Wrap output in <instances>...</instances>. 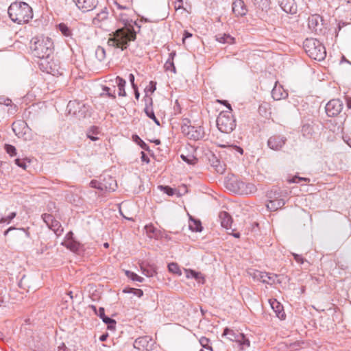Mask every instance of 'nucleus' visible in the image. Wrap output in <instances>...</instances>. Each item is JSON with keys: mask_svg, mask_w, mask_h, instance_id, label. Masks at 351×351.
<instances>
[{"mask_svg": "<svg viewBox=\"0 0 351 351\" xmlns=\"http://www.w3.org/2000/svg\"><path fill=\"white\" fill-rule=\"evenodd\" d=\"M30 49L32 54L41 59L40 69L47 73L53 75L62 74L59 72V66L50 59L53 53V43L49 37H40L33 38Z\"/></svg>", "mask_w": 351, "mask_h": 351, "instance_id": "nucleus-1", "label": "nucleus"}, {"mask_svg": "<svg viewBox=\"0 0 351 351\" xmlns=\"http://www.w3.org/2000/svg\"><path fill=\"white\" fill-rule=\"evenodd\" d=\"M118 19L123 27L118 28L109 35L107 43L110 47L124 51L129 47L130 42L136 39V32L134 30V25H136L139 29L141 26L136 21L127 19L123 14H121Z\"/></svg>", "mask_w": 351, "mask_h": 351, "instance_id": "nucleus-2", "label": "nucleus"}, {"mask_svg": "<svg viewBox=\"0 0 351 351\" xmlns=\"http://www.w3.org/2000/svg\"><path fill=\"white\" fill-rule=\"evenodd\" d=\"M8 13L10 19L18 24L26 23L33 17L32 8L23 1L12 3L8 8Z\"/></svg>", "mask_w": 351, "mask_h": 351, "instance_id": "nucleus-3", "label": "nucleus"}, {"mask_svg": "<svg viewBox=\"0 0 351 351\" xmlns=\"http://www.w3.org/2000/svg\"><path fill=\"white\" fill-rule=\"evenodd\" d=\"M303 47L306 54L317 61L324 60L326 51L323 44L315 38H306L303 43Z\"/></svg>", "mask_w": 351, "mask_h": 351, "instance_id": "nucleus-4", "label": "nucleus"}, {"mask_svg": "<svg viewBox=\"0 0 351 351\" xmlns=\"http://www.w3.org/2000/svg\"><path fill=\"white\" fill-rule=\"evenodd\" d=\"M217 126L223 133L230 134L236 128V120L230 111H222L217 118Z\"/></svg>", "mask_w": 351, "mask_h": 351, "instance_id": "nucleus-5", "label": "nucleus"}, {"mask_svg": "<svg viewBox=\"0 0 351 351\" xmlns=\"http://www.w3.org/2000/svg\"><path fill=\"white\" fill-rule=\"evenodd\" d=\"M223 337H226L231 341L237 343L241 350H245L250 345L249 339L241 332L238 330H234L228 328L223 330Z\"/></svg>", "mask_w": 351, "mask_h": 351, "instance_id": "nucleus-6", "label": "nucleus"}, {"mask_svg": "<svg viewBox=\"0 0 351 351\" xmlns=\"http://www.w3.org/2000/svg\"><path fill=\"white\" fill-rule=\"evenodd\" d=\"M308 27L317 35H324L327 30L323 18L319 14H312L308 18Z\"/></svg>", "mask_w": 351, "mask_h": 351, "instance_id": "nucleus-7", "label": "nucleus"}, {"mask_svg": "<svg viewBox=\"0 0 351 351\" xmlns=\"http://www.w3.org/2000/svg\"><path fill=\"white\" fill-rule=\"evenodd\" d=\"M182 132L189 138L197 141L202 138L204 136V132L202 127H195L187 123H184L182 127Z\"/></svg>", "mask_w": 351, "mask_h": 351, "instance_id": "nucleus-8", "label": "nucleus"}, {"mask_svg": "<svg viewBox=\"0 0 351 351\" xmlns=\"http://www.w3.org/2000/svg\"><path fill=\"white\" fill-rule=\"evenodd\" d=\"M343 104L339 99L330 100L326 105L325 110L327 115L330 117L337 116L343 110Z\"/></svg>", "mask_w": 351, "mask_h": 351, "instance_id": "nucleus-9", "label": "nucleus"}, {"mask_svg": "<svg viewBox=\"0 0 351 351\" xmlns=\"http://www.w3.org/2000/svg\"><path fill=\"white\" fill-rule=\"evenodd\" d=\"M287 141L285 136L275 134L268 138L267 144L269 149L274 151H280L285 146Z\"/></svg>", "mask_w": 351, "mask_h": 351, "instance_id": "nucleus-10", "label": "nucleus"}, {"mask_svg": "<svg viewBox=\"0 0 351 351\" xmlns=\"http://www.w3.org/2000/svg\"><path fill=\"white\" fill-rule=\"evenodd\" d=\"M133 346L139 351H149L152 349V338L149 336L140 337L134 341Z\"/></svg>", "mask_w": 351, "mask_h": 351, "instance_id": "nucleus-11", "label": "nucleus"}, {"mask_svg": "<svg viewBox=\"0 0 351 351\" xmlns=\"http://www.w3.org/2000/svg\"><path fill=\"white\" fill-rule=\"evenodd\" d=\"M234 182L236 187V189H234V191L235 192L244 194H251L256 191V186L252 183L245 182L238 180H236Z\"/></svg>", "mask_w": 351, "mask_h": 351, "instance_id": "nucleus-12", "label": "nucleus"}, {"mask_svg": "<svg viewBox=\"0 0 351 351\" xmlns=\"http://www.w3.org/2000/svg\"><path fill=\"white\" fill-rule=\"evenodd\" d=\"M252 275L254 279L268 285L274 284L275 282L276 278H277V275L276 274L258 270L254 271Z\"/></svg>", "mask_w": 351, "mask_h": 351, "instance_id": "nucleus-13", "label": "nucleus"}, {"mask_svg": "<svg viewBox=\"0 0 351 351\" xmlns=\"http://www.w3.org/2000/svg\"><path fill=\"white\" fill-rule=\"evenodd\" d=\"M76 6L83 12L93 10L98 5V0H73Z\"/></svg>", "mask_w": 351, "mask_h": 351, "instance_id": "nucleus-14", "label": "nucleus"}, {"mask_svg": "<svg viewBox=\"0 0 351 351\" xmlns=\"http://www.w3.org/2000/svg\"><path fill=\"white\" fill-rule=\"evenodd\" d=\"M278 3L286 13L294 14L297 12L298 7L295 0H278Z\"/></svg>", "mask_w": 351, "mask_h": 351, "instance_id": "nucleus-15", "label": "nucleus"}, {"mask_svg": "<svg viewBox=\"0 0 351 351\" xmlns=\"http://www.w3.org/2000/svg\"><path fill=\"white\" fill-rule=\"evenodd\" d=\"M29 127L24 121H19L12 123V130L18 137H23L29 130Z\"/></svg>", "mask_w": 351, "mask_h": 351, "instance_id": "nucleus-16", "label": "nucleus"}, {"mask_svg": "<svg viewBox=\"0 0 351 351\" xmlns=\"http://www.w3.org/2000/svg\"><path fill=\"white\" fill-rule=\"evenodd\" d=\"M117 188V182L111 176L104 177L101 180V191H114Z\"/></svg>", "mask_w": 351, "mask_h": 351, "instance_id": "nucleus-17", "label": "nucleus"}, {"mask_svg": "<svg viewBox=\"0 0 351 351\" xmlns=\"http://www.w3.org/2000/svg\"><path fill=\"white\" fill-rule=\"evenodd\" d=\"M232 12L237 16H245L247 9L243 0H234L232 3Z\"/></svg>", "mask_w": 351, "mask_h": 351, "instance_id": "nucleus-18", "label": "nucleus"}, {"mask_svg": "<svg viewBox=\"0 0 351 351\" xmlns=\"http://www.w3.org/2000/svg\"><path fill=\"white\" fill-rule=\"evenodd\" d=\"M219 219L223 228L228 230H231V231H234V229L232 228V219L228 213L221 211L219 213Z\"/></svg>", "mask_w": 351, "mask_h": 351, "instance_id": "nucleus-19", "label": "nucleus"}, {"mask_svg": "<svg viewBox=\"0 0 351 351\" xmlns=\"http://www.w3.org/2000/svg\"><path fill=\"white\" fill-rule=\"evenodd\" d=\"M96 315L99 316L102 321L108 325V328L113 330L116 326V321L105 315V310L103 307H99L98 312H96Z\"/></svg>", "mask_w": 351, "mask_h": 351, "instance_id": "nucleus-20", "label": "nucleus"}, {"mask_svg": "<svg viewBox=\"0 0 351 351\" xmlns=\"http://www.w3.org/2000/svg\"><path fill=\"white\" fill-rule=\"evenodd\" d=\"M271 96L275 100H280L288 96V93L284 90L282 86L276 84L271 90Z\"/></svg>", "mask_w": 351, "mask_h": 351, "instance_id": "nucleus-21", "label": "nucleus"}, {"mask_svg": "<svg viewBox=\"0 0 351 351\" xmlns=\"http://www.w3.org/2000/svg\"><path fill=\"white\" fill-rule=\"evenodd\" d=\"M209 162L217 173H223L224 172L225 165L221 162L215 154L210 156Z\"/></svg>", "mask_w": 351, "mask_h": 351, "instance_id": "nucleus-22", "label": "nucleus"}, {"mask_svg": "<svg viewBox=\"0 0 351 351\" xmlns=\"http://www.w3.org/2000/svg\"><path fill=\"white\" fill-rule=\"evenodd\" d=\"M145 101V107L144 112L149 119H154L155 114L152 108L153 100L150 96H145L143 98Z\"/></svg>", "mask_w": 351, "mask_h": 351, "instance_id": "nucleus-23", "label": "nucleus"}, {"mask_svg": "<svg viewBox=\"0 0 351 351\" xmlns=\"http://www.w3.org/2000/svg\"><path fill=\"white\" fill-rule=\"evenodd\" d=\"M270 304L276 316L280 319H285L286 317V314L284 311L282 305L277 302L276 300L270 302Z\"/></svg>", "mask_w": 351, "mask_h": 351, "instance_id": "nucleus-24", "label": "nucleus"}, {"mask_svg": "<svg viewBox=\"0 0 351 351\" xmlns=\"http://www.w3.org/2000/svg\"><path fill=\"white\" fill-rule=\"evenodd\" d=\"M285 200L280 197L278 199L269 200V202L267 204V207L269 210L274 211L281 208L285 205Z\"/></svg>", "mask_w": 351, "mask_h": 351, "instance_id": "nucleus-25", "label": "nucleus"}, {"mask_svg": "<svg viewBox=\"0 0 351 351\" xmlns=\"http://www.w3.org/2000/svg\"><path fill=\"white\" fill-rule=\"evenodd\" d=\"M141 269L142 274L147 277H152L156 274V269L154 265L142 264L141 265Z\"/></svg>", "mask_w": 351, "mask_h": 351, "instance_id": "nucleus-26", "label": "nucleus"}, {"mask_svg": "<svg viewBox=\"0 0 351 351\" xmlns=\"http://www.w3.org/2000/svg\"><path fill=\"white\" fill-rule=\"evenodd\" d=\"M62 245L69 249L72 252H77L79 250L80 243L74 239L64 240Z\"/></svg>", "mask_w": 351, "mask_h": 351, "instance_id": "nucleus-27", "label": "nucleus"}, {"mask_svg": "<svg viewBox=\"0 0 351 351\" xmlns=\"http://www.w3.org/2000/svg\"><path fill=\"white\" fill-rule=\"evenodd\" d=\"M108 12L107 8H104L100 12H99L95 17L93 19V23L95 25H98L99 23L106 20L108 19Z\"/></svg>", "mask_w": 351, "mask_h": 351, "instance_id": "nucleus-28", "label": "nucleus"}, {"mask_svg": "<svg viewBox=\"0 0 351 351\" xmlns=\"http://www.w3.org/2000/svg\"><path fill=\"white\" fill-rule=\"evenodd\" d=\"M215 38L221 43L232 44L234 42V38L232 37L230 34H219L215 36Z\"/></svg>", "mask_w": 351, "mask_h": 351, "instance_id": "nucleus-29", "label": "nucleus"}, {"mask_svg": "<svg viewBox=\"0 0 351 351\" xmlns=\"http://www.w3.org/2000/svg\"><path fill=\"white\" fill-rule=\"evenodd\" d=\"M116 83L119 88V95L125 97L126 96V92L125 90V86L126 84V82L124 79L122 77L117 76L116 77Z\"/></svg>", "mask_w": 351, "mask_h": 351, "instance_id": "nucleus-30", "label": "nucleus"}, {"mask_svg": "<svg viewBox=\"0 0 351 351\" xmlns=\"http://www.w3.org/2000/svg\"><path fill=\"white\" fill-rule=\"evenodd\" d=\"M189 226L192 231L201 232L202 230L201 221L198 219H193L192 217H190Z\"/></svg>", "mask_w": 351, "mask_h": 351, "instance_id": "nucleus-31", "label": "nucleus"}, {"mask_svg": "<svg viewBox=\"0 0 351 351\" xmlns=\"http://www.w3.org/2000/svg\"><path fill=\"white\" fill-rule=\"evenodd\" d=\"M132 140L137 143L143 149L150 152L149 147L137 134L132 135Z\"/></svg>", "mask_w": 351, "mask_h": 351, "instance_id": "nucleus-32", "label": "nucleus"}, {"mask_svg": "<svg viewBox=\"0 0 351 351\" xmlns=\"http://www.w3.org/2000/svg\"><path fill=\"white\" fill-rule=\"evenodd\" d=\"M58 29L64 36L70 37L72 36V30L65 23H60Z\"/></svg>", "mask_w": 351, "mask_h": 351, "instance_id": "nucleus-33", "label": "nucleus"}, {"mask_svg": "<svg viewBox=\"0 0 351 351\" xmlns=\"http://www.w3.org/2000/svg\"><path fill=\"white\" fill-rule=\"evenodd\" d=\"M180 158L183 161L186 162L189 165H195L197 162V158L195 157L193 155H184L181 154Z\"/></svg>", "mask_w": 351, "mask_h": 351, "instance_id": "nucleus-34", "label": "nucleus"}, {"mask_svg": "<svg viewBox=\"0 0 351 351\" xmlns=\"http://www.w3.org/2000/svg\"><path fill=\"white\" fill-rule=\"evenodd\" d=\"M96 58L101 62L106 58V51L102 47L98 46L95 51Z\"/></svg>", "mask_w": 351, "mask_h": 351, "instance_id": "nucleus-35", "label": "nucleus"}, {"mask_svg": "<svg viewBox=\"0 0 351 351\" xmlns=\"http://www.w3.org/2000/svg\"><path fill=\"white\" fill-rule=\"evenodd\" d=\"M267 197L269 200H275L281 197V194L278 189H271L267 193Z\"/></svg>", "mask_w": 351, "mask_h": 351, "instance_id": "nucleus-36", "label": "nucleus"}, {"mask_svg": "<svg viewBox=\"0 0 351 351\" xmlns=\"http://www.w3.org/2000/svg\"><path fill=\"white\" fill-rule=\"evenodd\" d=\"M103 90L105 92L104 93L101 94V96L107 95L109 97H111L112 99L116 98L115 95V86L113 87V90L112 91L111 88L108 86H103Z\"/></svg>", "mask_w": 351, "mask_h": 351, "instance_id": "nucleus-37", "label": "nucleus"}, {"mask_svg": "<svg viewBox=\"0 0 351 351\" xmlns=\"http://www.w3.org/2000/svg\"><path fill=\"white\" fill-rule=\"evenodd\" d=\"M125 275L133 281H138L142 282L144 280V278L143 277H141L138 276L136 274L130 271H126Z\"/></svg>", "mask_w": 351, "mask_h": 351, "instance_id": "nucleus-38", "label": "nucleus"}, {"mask_svg": "<svg viewBox=\"0 0 351 351\" xmlns=\"http://www.w3.org/2000/svg\"><path fill=\"white\" fill-rule=\"evenodd\" d=\"M199 343L201 344V346L206 348V349H208L210 351H213V348L212 346H209V342H210V339H208L207 337H202L200 339H199Z\"/></svg>", "mask_w": 351, "mask_h": 351, "instance_id": "nucleus-39", "label": "nucleus"}, {"mask_svg": "<svg viewBox=\"0 0 351 351\" xmlns=\"http://www.w3.org/2000/svg\"><path fill=\"white\" fill-rule=\"evenodd\" d=\"M156 89V82L154 81H150L149 84L145 88V96H149L148 93H153Z\"/></svg>", "mask_w": 351, "mask_h": 351, "instance_id": "nucleus-40", "label": "nucleus"}, {"mask_svg": "<svg viewBox=\"0 0 351 351\" xmlns=\"http://www.w3.org/2000/svg\"><path fill=\"white\" fill-rule=\"evenodd\" d=\"M169 271L173 274H181L178 265L176 263H171L168 265Z\"/></svg>", "mask_w": 351, "mask_h": 351, "instance_id": "nucleus-41", "label": "nucleus"}, {"mask_svg": "<svg viewBox=\"0 0 351 351\" xmlns=\"http://www.w3.org/2000/svg\"><path fill=\"white\" fill-rule=\"evenodd\" d=\"M158 189H160L161 191L164 192L169 196H171L174 194V189L169 186L160 185L158 186Z\"/></svg>", "mask_w": 351, "mask_h": 351, "instance_id": "nucleus-42", "label": "nucleus"}, {"mask_svg": "<svg viewBox=\"0 0 351 351\" xmlns=\"http://www.w3.org/2000/svg\"><path fill=\"white\" fill-rule=\"evenodd\" d=\"M5 149L10 156H14L16 155V149L15 147L12 145L5 144Z\"/></svg>", "mask_w": 351, "mask_h": 351, "instance_id": "nucleus-43", "label": "nucleus"}, {"mask_svg": "<svg viewBox=\"0 0 351 351\" xmlns=\"http://www.w3.org/2000/svg\"><path fill=\"white\" fill-rule=\"evenodd\" d=\"M165 67L166 70H171L173 73H176V69L173 61L171 60L170 58H168L165 62Z\"/></svg>", "mask_w": 351, "mask_h": 351, "instance_id": "nucleus-44", "label": "nucleus"}, {"mask_svg": "<svg viewBox=\"0 0 351 351\" xmlns=\"http://www.w3.org/2000/svg\"><path fill=\"white\" fill-rule=\"evenodd\" d=\"M16 213L15 212L11 213L8 217H2L0 219V223H10V221L16 217Z\"/></svg>", "mask_w": 351, "mask_h": 351, "instance_id": "nucleus-45", "label": "nucleus"}, {"mask_svg": "<svg viewBox=\"0 0 351 351\" xmlns=\"http://www.w3.org/2000/svg\"><path fill=\"white\" fill-rule=\"evenodd\" d=\"M42 218L48 226H49L50 223H51L54 220L53 217L51 214L47 213L42 215Z\"/></svg>", "mask_w": 351, "mask_h": 351, "instance_id": "nucleus-46", "label": "nucleus"}, {"mask_svg": "<svg viewBox=\"0 0 351 351\" xmlns=\"http://www.w3.org/2000/svg\"><path fill=\"white\" fill-rule=\"evenodd\" d=\"M101 177H100V180H91L90 182V185L93 188H95L101 190Z\"/></svg>", "mask_w": 351, "mask_h": 351, "instance_id": "nucleus-47", "label": "nucleus"}, {"mask_svg": "<svg viewBox=\"0 0 351 351\" xmlns=\"http://www.w3.org/2000/svg\"><path fill=\"white\" fill-rule=\"evenodd\" d=\"M0 104H3L6 106H10L12 104V100L8 97L1 96L0 97Z\"/></svg>", "mask_w": 351, "mask_h": 351, "instance_id": "nucleus-48", "label": "nucleus"}, {"mask_svg": "<svg viewBox=\"0 0 351 351\" xmlns=\"http://www.w3.org/2000/svg\"><path fill=\"white\" fill-rule=\"evenodd\" d=\"M221 147H226V145H221ZM227 147L230 149H235L237 152H238L241 154H243V150L241 147H240L239 146L230 145H227Z\"/></svg>", "mask_w": 351, "mask_h": 351, "instance_id": "nucleus-49", "label": "nucleus"}, {"mask_svg": "<svg viewBox=\"0 0 351 351\" xmlns=\"http://www.w3.org/2000/svg\"><path fill=\"white\" fill-rule=\"evenodd\" d=\"M14 162L17 166H19L24 169H26V164H25V160H23L20 158H16V159H15Z\"/></svg>", "mask_w": 351, "mask_h": 351, "instance_id": "nucleus-50", "label": "nucleus"}, {"mask_svg": "<svg viewBox=\"0 0 351 351\" xmlns=\"http://www.w3.org/2000/svg\"><path fill=\"white\" fill-rule=\"evenodd\" d=\"M302 180H304V181H307L308 180V181H309V179L308 178H300V177H298V176H295V177H293L290 180V182L299 183Z\"/></svg>", "mask_w": 351, "mask_h": 351, "instance_id": "nucleus-51", "label": "nucleus"}, {"mask_svg": "<svg viewBox=\"0 0 351 351\" xmlns=\"http://www.w3.org/2000/svg\"><path fill=\"white\" fill-rule=\"evenodd\" d=\"M292 254H293L294 259L295 260L296 262L301 263V264H302L304 263V258L302 257L301 255L295 254V253H293Z\"/></svg>", "mask_w": 351, "mask_h": 351, "instance_id": "nucleus-52", "label": "nucleus"}, {"mask_svg": "<svg viewBox=\"0 0 351 351\" xmlns=\"http://www.w3.org/2000/svg\"><path fill=\"white\" fill-rule=\"evenodd\" d=\"M141 160L143 162H145L147 164H148L150 160H149V158H148V156L146 155V154L144 152H141Z\"/></svg>", "mask_w": 351, "mask_h": 351, "instance_id": "nucleus-53", "label": "nucleus"}, {"mask_svg": "<svg viewBox=\"0 0 351 351\" xmlns=\"http://www.w3.org/2000/svg\"><path fill=\"white\" fill-rule=\"evenodd\" d=\"M60 226H61V224L60 223V222L58 221L57 220L54 219L53 221L51 223H50V226H49V228H51V230H53V228H56Z\"/></svg>", "mask_w": 351, "mask_h": 351, "instance_id": "nucleus-54", "label": "nucleus"}, {"mask_svg": "<svg viewBox=\"0 0 351 351\" xmlns=\"http://www.w3.org/2000/svg\"><path fill=\"white\" fill-rule=\"evenodd\" d=\"M53 231L54 232V233L57 235V236H60L62 234V232H63V228H62V226L56 228H53Z\"/></svg>", "mask_w": 351, "mask_h": 351, "instance_id": "nucleus-55", "label": "nucleus"}, {"mask_svg": "<svg viewBox=\"0 0 351 351\" xmlns=\"http://www.w3.org/2000/svg\"><path fill=\"white\" fill-rule=\"evenodd\" d=\"M134 75L132 73H130L129 75V81L130 82L132 88H136V86H137L134 83Z\"/></svg>", "mask_w": 351, "mask_h": 351, "instance_id": "nucleus-56", "label": "nucleus"}, {"mask_svg": "<svg viewBox=\"0 0 351 351\" xmlns=\"http://www.w3.org/2000/svg\"><path fill=\"white\" fill-rule=\"evenodd\" d=\"M133 294L140 298L143 295V291L141 289H135L133 292Z\"/></svg>", "mask_w": 351, "mask_h": 351, "instance_id": "nucleus-57", "label": "nucleus"}, {"mask_svg": "<svg viewBox=\"0 0 351 351\" xmlns=\"http://www.w3.org/2000/svg\"><path fill=\"white\" fill-rule=\"evenodd\" d=\"M219 102H220L221 104L225 105L228 108V111L232 112V108H231V105L228 102V101L222 100V101H219Z\"/></svg>", "mask_w": 351, "mask_h": 351, "instance_id": "nucleus-58", "label": "nucleus"}, {"mask_svg": "<svg viewBox=\"0 0 351 351\" xmlns=\"http://www.w3.org/2000/svg\"><path fill=\"white\" fill-rule=\"evenodd\" d=\"M343 140L346 144L351 147V138L350 136H346L343 137Z\"/></svg>", "mask_w": 351, "mask_h": 351, "instance_id": "nucleus-59", "label": "nucleus"}, {"mask_svg": "<svg viewBox=\"0 0 351 351\" xmlns=\"http://www.w3.org/2000/svg\"><path fill=\"white\" fill-rule=\"evenodd\" d=\"M191 276L195 279H198L199 274L193 270H190Z\"/></svg>", "mask_w": 351, "mask_h": 351, "instance_id": "nucleus-60", "label": "nucleus"}, {"mask_svg": "<svg viewBox=\"0 0 351 351\" xmlns=\"http://www.w3.org/2000/svg\"><path fill=\"white\" fill-rule=\"evenodd\" d=\"M108 337V334L107 332H106V333L102 334L99 337V340L101 341H105L107 339Z\"/></svg>", "mask_w": 351, "mask_h": 351, "instance_id": "nucleus-61", "label": "nucleus"}, {"mask_svg": "<svg viewBox=\"0 0 351 351\" xmlns=\"http://www.w3.org/2000/svg\"><path fill=\"white\" fill-rule=\"evenodd\" d=\"M132 88L134 89V91L135 98L138 100L140 97V93L138 90V86H136V88Z\"/></svg>", "mask_w": 351, "mask_h": 351, "instance_id": "nucleus-62", "label": "nucleus"}, {"mask_svg": "<svg viewBox=\"0 0 351 351\" xmlns=\"http://www.w3.org/2000/svg\"><path fill=\"white\" fill-rule=\"evenodd\" d=\"M192 36V34L187 32V31H185L184 33V37H183V42L184 41V40L187 38H190Z\"/></svg>", "mask_w": 351, "mask_h": 351, "instance_id": "nucleus-63", "label": "nucleus"}, {"mask_svg": "<svg viewBox=\"0 0 351 351\" xmlns=\"http://www.w3.org/2000/svg\"><path fill=\"white\" fill-rule=\"evenodd\" d=\"M347 107L351 110V97H346Z\"/></svg>", "mask_w": 351, "mask_h": 351, "instance_id": "nucleus-64", "label": "nucleus"}]
</instances>
